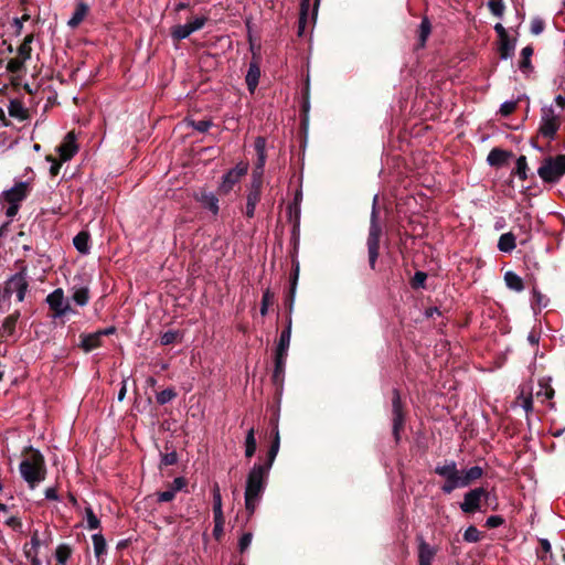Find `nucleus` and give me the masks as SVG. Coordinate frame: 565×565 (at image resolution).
<instances>
[{"label":"nucleus","instance_id":"nucleus-1","mask_svg":"<svg viewBox=\"0 0 565 565\" xmlns=\"http://www.w3.org/2000/svg\"><path fill=\"white\" fill-rule=\"evenodd\" d=\"M435 473L445 479L441 486L444 493H451L458 488H466L473 481L480 479L483 475V469L479 466H473L467 470H459L454 460H446L443 465L435 467Z\"/></svg>","mask_w":565,"mask_h":565},{"label":"nucleus","instance_id":"nucleus-2","mask_svg":"<svg viewBox=\"0 0 565 565\" xmlns=\"http://www.w3.org/2000/svg\"><path fill=\"white\" fill-rule=\"evenodd\" d=\"M269 471V465H262L260 462H256L247 475L245 487V508L249 514L255 512L256 507L266 489Z\"/></svg>","mask_w":565,"mask_h":565},{"label":"nucleus","instance_id":"nucleus-3","mask_svg":"<svg viewBox=\"0 0 565 565\" xmlns=\"http://www.w3.org/2000/svg\"><path fill=\"white\" fill-rule=\"evenodd\" d=\"M20 472L30 488L33 489L45 479L46 468L43 455L39 450L31 449L20 463Z\"/></svg>","mask_w":565,"mask_h":565},{"label":"nucleus","instance_id":"nucleus-4","mask_svg":"<svg viewBox=\"0 0 565 565\" xmlns=\"http://www.w3.org/2000/svg\"><path fill=\"white\" fill-rule=\"evenodd\" d=\"M537 174L544 182L559 181L565 174V154L545 158L537 169Z\"/></svg>","mask_w":565,"mask_h":565},{"label":"nucleus","instance_id":"nucleus-5","mask_svg":"<svg viewBox=\"0 0 565 565\" xmlns=\"http://www.w3.org/2000/svg\"><path fill=\"white\" fill-rule=\"evenodd\" d=\"M376 202L377 195L373 199V209L371 213V224L367 236V252H369V263L372 269L375 268V264L379 257V248H380V235H381V226L377 222V211H376Z\"/></svg>","mask_w":565,"mask_h":565},{"label":"nucleus","instance_id":"nucleus-6","mask_svg":"<svg viewBox=\"0 0 565 565\" xmlns=\"http://www.w3.org/2000/svg\"><path fill=\"white\" fill-rule=\"evenodd\" d=\"M29 193V184L28 182H19L11 189L4 191L0 198V201L3 203H8L6 215L8 217H13L17 215L19 211L20 203L26 198Z\"/></svg>","mask_w":565,"mask_h":565},{"label":"nucleus","instance_id":"nucleus-7","mask_svg":"<svg viewBox=\"0 0 565 565\" xmlns=\"http://www.w3.org/2000/svg\"><path fill=\"white\" fill-rule=\"evenodd\" d=\"M489 492L482 488H475L463 495V501L460 503V509L463 513H476L481 510L482 502H487Z\"/></svg>","mask_w":565,"mask_h":565},{"label":"nucleus","instance_id":"nucleus-8","mask_svg":"<svg viewBox=\"0 0 565 565\" xmlns=\"http://www.w3.org/2000/svg\"><path fill=\"white\" fill-rule=\"evenodd\" d=\"M561 126L558 116L552 106H544L542 108L540 132L543 137L554 139Z\"/></svg>","mask_w":565,"mask_h":565},{"label":"nucleus","instance_id":"nucleus-9","mask_svg":"<svg viewBox=\"0 0 565 565\" xmlns=\"http://www.w3.org/2000/svg\"><path fill=\"white\" fill-rule=\"evenodd\" d=\"M248 163L247 162H238L233 169L227 171L222 178V182L218 186V192L221 194L230 193L233 188L241 181V179L247 173Z\"/></svg>","mask_w":565,"mask_h":565},{"label":"nucleus","instance_id":"nucleus-10","mask_svg":"<svg viewBox=\"0 0 565 565\" xmlns=\"http://www.w3.org/2000/svg\"><path fill=\"white\" fill-rule=\"evenodd\" d=\"M46 302L50 308L54 311V317H63L70 312H73L68 300L65 299L64 292L61 288L55 289L46 297Z\"/></svg>","mask_w":565,"mask_h":565},{"label":"nucleus","instance_id":"nucleus-11","mask_svg":"<svg viewBox=\"0 0 565 565\" xmlns=\"http://www.w3.org/2000/svg\"><path fill=\"white\" fill-rule=\"evenodd\" d=\"M205 17H195L192 21L185 24L175 25L171 31V35L174 40L186 39L193 32L201 30L205 25Z\"/></svg>","mask_w":565,"mask_h":565},{"label":"nucleus","instance_id":"nucleus-12","mask_svg":"<svg viewBox=\"0 0 565 565\" xmlns=\"http://www.w3.org/2000/svg\"><path fill=\"white\" fill-rule=\"evenodd\" d=\"M28 282L25 276L22 273L13 275L6 285V294L8 296L15 295L18 301H23Z\"/></svg>","mask_w":565,"mask_h":565},{"label":"nucleus","instance_id":"nucleus-13","mask_svg":"<svg viewBox=\"0 0 565 565\" xmlns=\"http://www.w3.org/2000/svg\"><path fill=\"white\" fill-rule=\"evenodd\" d=\"M392 413H393V435L396 440L399 439V430L404 426V413L402 408L401 395L397 390L393 391L392 397Z\"/></svg>","mask_w":565,"mask_h":565},{"label":"nucleus","instance_id":"nucleus-14","mask_svg":"<svg viewBox=\"0 0 565 565\" xmlns=\"http://www.w3.org/2000/svg\"><path fill=\"white\" fill-rule=\"evenodd\" d=\"M77 145L73 132H68L62 143L57 147L61 161H67L77 152Z\"/></svg>","mask_w":565,"mask_h":565},{"label":"nucleus","instance_id":"nucleus-15","mask_svg":"<svg viewBox=\"0 0 565 565\" xmlns=\"http://www.w3.org/2000/svg\"><path fill=\"white\" fill-rule=\"evenodd\" d=\"M52 541V533L47 527H45L42 535L38 530H35L31 535L30 546L28 545V550H32L33 552L38 551L41 546H49Z\"/></svg>","mask_w":565,"mask_h":565},{"label":"nucleus","instance_id":"nucleus-16","mask_svg":"<svg viewBox=\"0 0 565 565\" xmlns=\"http://www.w3.org/2000/svg\"><path fill=\"white\" fill-rule=\"evenodd\" d=\"M437 550L426 543L423 539L419 540L418 544V563L419 565H431Z\"/></svg>","mask_w":565,"mask_h":565},{"label":"nucleus","instance_id":"nucleus-17","mask_svg":"<svg viewBox=\"0 0 565 565\" xmlns=\"http://www.w3.org/2000/svg\"><path fill=\"white\" fill-rule=\"evenodd\" d=\"M88 11L89 7L86 3L83 1L77 2L72 17L67 21V25L72 29L77 28L84 21Z\"/></svg>","mask_w":565,"mask_h":565},{"label":"nucleus","instance_id":"nucleus-18","mask_svg":"<svg viewBox=\"0 0 565 565\" xmlns=\"http://www.w3.org/2000/svg\"><path fill=\"white\" fill-rule=\"evenodd\" d=\"M260 77V70L256 62H250L245 81L248 90L253 94L258 85Z\"/></svg>","mask_w":565,"mask_h":565},{"label":"nucleus","instance_id":"nucleus-19","mask_svg":"<svg viewBox=\"0 0 565 565\" xmlns=\"http://www.w3.org/2000/svg\"><path fill=\"white\" fill-rule=\"evenodd\" d=\"M291 339V320L288 321L287 328L280 333L276 354L287 355Z\"/></svg>","mask_w":565,"mask_h":565},{"label":"nucleus","instance_id":"nucleus-20","mask_svg":"<svg viewBox=\"0 0 565 565\" xmlns=\"http://www.w3.org/2000/svg\"><path fill=\"white\" fill-rule=\"evenodd\" d=\"M102 345V333L83 334L81 337V347L85 352H89Z\"/></svg>","mask_w":565,"mask_h":565},{"label":"nucleus","instance_id":"nucleus-21","mask_svg":"<svg viewBox=\"0 0 565 565\" xmlns=\"http://www.w3.org/2000/svg\"><path fill=\"white\" fill-rule=\"evenodd\" d=\"M199 202L214 215L218 213V200L212 192H204L198 196Z\"/></svg>","mask_w":565,"mask_h":565},{"label":"nucleus","instance_id":"nucleus-22","mask_svg":"<svg viewBox=\"0 0 565 565\" xmlns=\"http://www.w3.org/2000/svg\"><path fill=\"white\" fill-rule=\"evenodd\" d=\"M516 246V235L512 232L504 233L500 236L498 242L499 250L503 253L512 252Z\"/></svg>","mask_w":565,"mask_h":565},{"label":"nucleus","instance_id":"nucleus-23","mask_svg":"<svg viewBox=\"0 0 565 565\" xmlns=\"http://www.w3.org/2000/svg\"><path fill=\"white\" fill-rule=\"evenodd\" d=\"M260 191H262L260 189L250 188V190L247 194L246 211H245V214L247 217L254 216L256 205L260 200Z\"/></svg>","mask_w":565,"mask_h":565},{"label":"nucleus","instance_id":"nucleus-24","mask_svg":"<svg viewBox=\"0 0 565 565\" xmlns=\"http://www.w3.org/2000/svg\"><path fill=\"white\" fill-rule=\"evenodd\" d=\"M504 281L508 288L511 290L520 292L524 289L522 278L513 271H507L504 274Z\"/></svg>","mask_w":565,"mask_h":565},{"label":"nucleus","instance_id":"nucleus-25","mask_svg":"<svg viewBox=\"0 0 565 565\" xmlns=\"http://www.w3.org/2000/svg\"><path fill=\"white\" fill-rule=\"evenodd\" d=\"M279 447H280V437H279V431L276 428L275 433H274V440H273L270 448L268 450V454H267V460L265 462H260V463L269 465V468L271 469V466H273V463L276 459V456L279 451Z\"/></svg>","mask_w":565,"mask_h":565},{"label":"nucleus","instance_id":"nucleus-26","mask_svg":"<svg viewBox=\"0 0 565 565\" xmlns=\"http://www.w3.org/2000/svg\"><path fill=\"white\" fill-rule=\"evenodd\" d=\"M72 299L81 307L86 306L89 300V290L86 286L73 287Z\"/></svg>","mask_w":565,"mask_h":565},{"label":"nucleus","instance_id":"nucleus-27","mask_svg":"<svg viewBox=\"0 0 565 565\" xmlns=\"http://www.w3.org/2000/svg\"><path fill=\"white\" fill-rule=\"evenodd\" d=\"M537 398L551 399L554 396V390L551 386L550 379H541L539 390L535 393Z\"/></svg>","mask_w":565,"mask_h":565},{"label":"nucleus","instance_id":"nucleus-28","mask_svg":"<svg viewBox=\"0 0 565 565\" xmlns=\"http://www.w3.org/2000/svg\"><path fill=\"white\" fill-rule=\"evenodd\" d=\"M257 449L254 427L249 428L245 438V456L252 458Z\"/></svg>","mask_w":565,"mask_h":565},{"label":"nucleus","instance_id":"nucleus-29","mask_svg":"<svg viewBox=\"0 0 565 565\" xmlns=\"http://www.w3.org/2000/svg\"><path fill=\"white\" fill-rule=\"evenodd\" d=\"M88 241H89V235L88 233L86 232H79L73 239V244L75 246V248L81 253V254H87L89 252V245H88Z\"/></svg>","mask_w":565,"mask_h":565},{"label":"nucleus","instance_id":"nucleus-30","mask_svg":"<svg viewBox=\"0 0 565 565\" xmlns=\"http://www.w3.org/2000/svg\"><path fill=\"white\" fill-rule=\"evenodd\" d=\"M515 50V42L511 41L509 36L500 39V57L502 60H507L513 55V52Z\"/></svg>","mask_w":565,"mask_h":565},{"label":"nucleus","instance_id":"nucleus-31","mask_svg":"<svg viewBox=\"0 0 565 565\" xmlns=\"http://www.w3.org/2000/svg\"><path fill=\"white\" fill-rule=\"evenodd\" d=\"M94 553L96 558L99 561L103 555L106 554L107 545L104 536L99 533L92 536Z\"/></svg>","mask_w":565,"mask_h":565},{"label":"nucleus","instance_id":"nucleus-32","mask_svg":"<svg viewBox=\"0 0 565 565\" xmlns=\"http://www.w3.org/2000/svg\"><path fill=\"white\" fill-rule=\"evenodd\" d=\"M507 158H508V152H505L501 149L494 148L489 152L487 161L490 166H500L505 162Z\"/></svg>","mask_w":565,"mask_h":565},{"label":"nucleus","instance_id":"nucleus-33","mask_svg":"<svg viewBox=\"0 0 565 565\" xmlns=\"http://www.w3.org/2000/svg\"><path fill=\"white\" fill-rule=\"evenodd\" d=\"M286 359H287V355L276 354V358H275V370H274V373H273V379H274V381L276 383L281 381V379L284 376Z\"/></svg>","mask_w":565,"mask_h":565},{"label":"nucleus","instance_id":"nucleus-34","mask_svg":"<svg viewBox=\"0 0 565 565\" xmlns=\"http://www.w3.org/2000/svg\"><path fill=\"white\" fill-rule=\"evenodd\" d=\"M33 41V35H26L18 49V56L21 57L24 62H26L31 57V43Z\"/></svg>","mask_w":565,"mask_h":565},{"label":"nucleus","instance_id":"nucleus-35","mask_svg":"<svg viewBox=\"0 0 565 565\" xmlns=\"http://www.w3.org/2000/svg\"><path fill=\"white\" fill-rule=\"evenodd\" d=\"M213 514L214 518H224L222 510V495L217 484L213 487Z\"/></svg>","mask_w":565,"mask_h":565},{"label":"nucleus","instance_id":"nucleus-36","mask_svg":"<svg viewBox=\"0 0 565 565\" xmlns=\"http://www.w3.org/2000/svg\"><path fill=\"white\" fill-rule=\"evenodd\" d=\"M9 115L18 119L26 118V110L19 100H11L8 107Z\"/></svg>","mask_w":565,"mask_h":565},{"label":"nucleus","instance_id":"nucleus-37","mask_svg":"<svg viewBox=\"0 0 565 565\" xmlns=\"http://www.w3.org/2000/svg\"><path fill=\"white\" fill-rule=\"evenodd\" d=\"M533 55V49L525 46L521 51V61L519 67L521 71L526 72L531 68V56Z\"/></svg>","mask_w":565,"mask_h":565},{"label":"nucleus","instance_id":"nucleus-38","mask_svg":"<svg viewBox=\"0 0 565 565\" xmlns=\"http://www.w3.org/2000/svg\"><path fill=\"white\" fill-rule=\"evenodd\" d=\"M72 550L66 544H60L55 551V557L60 565H65L67 559L71 557Z\"/></svg>","mask_w":565,"mask_h":565},{"label":"nucleus","instance_id":"nucleus-39","mask_svg":"<svg viewBox=\"0 0 565 565\" xmlns=\"http://www.w3.org/2000/svg\"><path fill=\"white\" fill-rule=\"evenodd\" d=\"M85 514H86L87 527L89 530H96L100 526V522H99L98 518L94 514L92 507L88 505L85 508Z\"/></svg>","mask_w":565,"mask_h":565},{"label":"nucleus","instance_id":"nucleus-40","mask_svg":"<svg viewBox=\"0 0 565 565\" xmlns=\"http://www.w3.org/2000/svg\"><path fill=\"white\" fill-rule=\"evenodd\" d=\"M488 7L492 14L498 18H502L505 9L502 0H489Z\"/></svg>","mask_w":565,"mask_h":565},{"label":"nucleus","instance_id":"nucleus-41","mask_svg":"<svg viewBox=\"0 0 565 565\" xmlns=\"http://www.w3.org/2000/svg\"><path fill=\"white\" fill-rule=\"evenodd\" d=\"M430 30H431V25H430L429 20L427 18H424L419 25V40H420L422 45L425 44L427 38L430 34Z\"/></svg>","mask_w":565,"mask_h":565},{"label":"nucleus","instance_id":"nucleus-42","mask_svg":"<svg viewBox=\"0 0 565 565\" xmlns=\"http://www.w3.org/2000/svg\"><path fill=\"white\" fill-rule=\"evenodd\" d=\"M274 302V294L266 289L263 294L262 306H260V315L266 316L268 311V307Z\"/></svg>","mask_w":565,"mask_h":565},{"label":"nucleus","instance_id":"nucleus-43","mask_svg":"<svg viewBox=\"0 0 565 565\" xmlns=\"http://www.w3.org/2000/svg\"><path fill=\"white\" fill-rule=\"evenodd\" d=\"M527 162L524 156H521L516 160L515 173L521 180H525L526 175Z\"/></svg>","mask_w":565,"mask_h":565},{"label":"nucleus","instance_id":"nucleus-44","mask_svg":"<svg viewBox=\"0 0 565 565\" xmlns=\"http://www.w3.org/2000/svg\"><path fill=\"white\" fill-rule=\"evenodd\" d=\"M177 396V393L172 388H167L157 394V402L160 405L171 402Z\"/></svg>","mask_w":565,"mask_h":565},{"label":"nucleus","instance_id":"nucleus-45","mask_svg":"<svg viewBox=\"0 0 565 565\" xmlns=\"http://www.w3.org/2000/svg\"><path fill=\"white\" fill-rule=\"evenodd\" d=\"M24 61L17 56L14 58L9 60L7 64V70L11 73H20L24 67Z\"/></svg>","mask_w":565,"mask_h":565},{"label":"nucleus","instance_id":"nucleus-46","mask_svg":"<svg viewBox=\"0 0 565 565\" xmlns=\"http://www.w3.org/2000/svg\"><path fill=\"white\" fill-rule=\"evenodd\" d=\"M310 0H301V11H300V18H299V34L305 29L307 14L309 10Z\"/></svg>","mask_w":565,"mask_h":565},{"label":"nucleus","instance_id":"nucleus-47","mask_svg":"<svg viewBox=\"0 0 565 565\" xmlns=\"http://www.w3.org/2000/svg\"><path fill=\"white\" fill-rule=\"evenodd\" d=\"M463 539L467 542L476 543L480 540V532L476 526H468L463 533Z\"/></svg>","mask_w":565,"mask_h":565},{"label":"nucleus","instance_id":"nucleus-48","mask_svg":"<svg viewBox=\"0 0 565 565\" xmlns=\"http://www.w3.org/2000/svg\"><path fill=\"white\" fill-rule=\"evenodd\" d=\"M263 173H264V168L258 169V167L255 166V169L253 171V178H252L250 188H255V189H260L262 190Z\"/></svg>","mask_w":565,"mask_h":565},{"label":"nucleus","instance_id":"nucleus-49","mask_svg":"<svg viewBox=\"0 0 565 565\" xmlns=\"http://www.w3.org/2000/svg\"><path fill=\"white\" fill-rule=\"evenodd\" d=\"M224 518H214L213 535L218 540L223 535Z\"/></svg>","mask_w":565,"mask_h":565},{"label":"nucleus","instance_id":"nucleus-50","mask_svg":"<svg viewBox=\"0 0 565 565\" xmlns=\"http://www.w3.org/2000/svg\"><path fill=\"white\" fill-rule=\"evenodd\" d=\"M175 493L169 488L168 490L157 493L158 502H170L175 498Z\"/></svg>","mask_w":565,"mask_h":565},{"label":"nucleus","instance_id":"nucleus-51","mask_svg":"<svg viewBox=\"0 0 565 565\" xmlns=\"http://www.w3.org/2000/svg\"><path fill=\"white\" fill-rule=\"evenodd\" d=\"M515 107H516V102H514V100L504 102L500 107V113L502 116H509L510 114H512L514 111Z\"/></svg>","mask_w":565,"mask_h":565},{"label":"nucleus","instance_id":"nucleus-52","mask_svg":"<svg viewBox=\"0 0 565 565\" xmlns=\"http://www.w3.org/2000/svg\"><path fill=\"white\" fill-rule=\"evenodd\" d=\"M427 275L424 271H416L412 280L414 288L423 287L426 281Z\"/></svg>","mask_w":565,"mask_h":565},{"label":"nucleus","instance_id":"nucleus-53","mask_svg":"<svg viewBox=\"0 0 565 565\" xmlns=\"http://www.w3.org/2000/svg\"><path fill=\"white\" fill-rule=\"evenodd\" d=\"M177 337H178V333L175 331L170 330V331L164 332L161 335L160 342L162 345H169L175 341Z\"/></svg>","mask_w":565,"mask_h":565},{"label":"nucleus","instance_id":"nucleus-54","mask_svg":"<svg viewBox=\"0 0 565 565\" xmlns=\"http://www.w3.org/2000/svg\"><path fill=\"white\" fill-rule=\"evenodd\" d=\"M191 126L200 132H205L210 129L212 122L210 120L191 121Z\"/></svg>","mask_w":565,"mask_h":565},{"label":"nucleus","instance_id":"nucleus-55","mask_svg":"<svg viewBox=\"0 0 565 565\" xmlns=\"http://www.w3.org/2000/svg\"><path fill=\"white\" fill-rule=\"evenodd\" d=\"M24 553L31 565H41V561L38 557V551L28 550V545L24 546Z\"/></svg>","mask_w":565,"mask_h":565},{"label":"nucleus","instance_id":"nucleus-56","mask_svg":"<svg viewBox=\"0 0 565 565\" xmlns=\"http://www.w3.org/2000/svg\"><path fill=\"white\" fill-rule=\"evenodd\" d=\"M543 30H544V22L539 18L533 19L531 22V33L534 35H539L543 32Z\"/></svg>","mask_w":565,"mask_h":565},{"label":"nucleus","instance_id":"nucleus-57","mask_svg":"<svg viewBox=\"0 0 565 565\" xmlns=\"http://www.w3.org/2000/svg\"><path fill=\"white\" fill-rule=\"evenodd\" d=\"M252 539H253L252 533H245L242 535V537L239 539V543H238L239 551L242 553L245 552L249 547V545L252 543Z\"/></svg>","mask_w":565,"mask_h":565},{"label":"nucleus","instance_id":"nucleus-58","mask_svg":"<svg viewBox=\"0 0 565 565\" xmlns=\"http://www.w3.org/2000/svg\"><path fill=\"white\" fill-rule=\"evenodd\" d=\"M186 486V481L182 477H178L173 480V482L169 486V488L177 494Z\"/></svg>","mask_w":565,"mask_h":565},{"label":"nucleus","instance_id":"nucleus-59","mask_svg":"<svg viewBox=\"0 0 565 565\" xmlns=\"http://www.w3.org/2000/svg\"><path fill=\"white\" fill-rule=\"evenodd\" d=\"M177 461H178V456H177V452H174V451L164 454L161 458V463L163 466H172V465L177 463Z\"/></svg>","mask_w":565,"mask_h":565},{"label":"nucleus","instance_id":"nucleus-60","mask_svg":"<svg viewBox=\"0 0 565 565\" xmlns=\"http://www.w3.org/2000/svg\"><path fill=\"white\" fill-rule=\"evenodd\" d=\"M46 160L52 163L51 167H50V173L52 175H57L58 172H60V169H61V166H62L63 161L60 162L55 158H53L52 156H47Z\"/></svg>","mask_w":565,"mask_h":565},{"label":"nucleus","instance_id":"nucleus-61","mask_svg":"<svg viewBox=\"0 0 565 565\" xmlns=\"http://www.w3.org/2000/svg\"><path fill=\"white\" fill-rule=\"evenodd\" d=\"M503 523V519L500 515H491L487 519V526L498 527Z\"/></svg>","mask_w":565,"mask_h":565},{"label":"nucleus","instance_id":"nucleus-62","mask_svg":"<svg viewBox=\"0 0 565 565\" xmlns=\"http://www.w3.org/2000/svg\"><path fill=\"white\" fill-rule=\"evenodd\" d=\"M15 322H17V318L15 317H13V316L7 317L4 322H3L4 330L8 331V333H12V331L14 329V326H15Z\"/></svg>","mask_w":565,"mask_h":565},{"label":"nucleus","instance_id":"nucleus-63","mask_svg":"<svg viewBox=\"0 0 565 565\" xmlns=\"http://www.w3.org/2000/svg\"><path fill=\"white\" fill-rule=\"evenodd\" d=\"M265 148H266L265 139L263 137H257L255 140V150H256L257 154L266 153Z\"/></svg>","mask_w":565,"mask_h":565},{"label":"nucleus","instance_id":"nucleus-64","mask_svg":"<svg viewBox=\"0 0 565 565\" xmlns=\"http://www.w3.org/2000/svg\"><path fill=\"white\" fill-rule=\"evenodd\" d=\"M521 405L525 409V412H531L533 408L532 396H523Z\"/></svg>","mask_w":565,"mask_h":565}]
</instances>
